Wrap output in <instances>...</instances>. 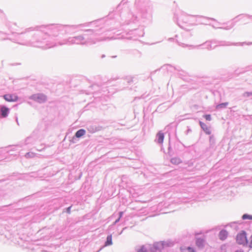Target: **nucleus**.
<instances>
[{
    "label": "nucleus",
    "instance_id": "obj_1",
    "mask_svg": "<svg viewBox=\"0 0 252 252\" xmlns=\"http://www.w3.org/2000/svg\"><path fill=\"white\" fill-rule=\"evenodd\" d=\"M236 241L239 244L245 245L247 243L246 233L243 231L239 233L236 237Z\"/></svg>",
    "mask_w": 252,
    "mask_h": 252
},
{
    "label": "nucleus",
    "instance_id": "obj_2",
    "mask_svg": "<svg viewBox=\"0 0 252 252\" xmlns=\"http://www.w3.org/2000/svg\"><path fill=\"white\" fill-rule=\"evenodd\" d=\"M32 98L39 103H42L46 100L47 97L43 94H37L32 95Z\"/></svg>",
    "mask_w": 252,
    "mask_h": 252
},
{
    "label": "nucleus",
    "instance_id": "obj_3",
    "mask_svg": "<svg viewBox=\"0 0 252 252\" xmlns=\"http://www.w3.org/2000/svg\"><path fill=\"white\" fill-rule=\"evenodd\" d=\"M153 249H155V246L153 247L151 245H142L138 248L136 251L137 252H148L149 251H152Z\"/></svg>",
    "mask_w": 252,
    "mask_h": 252
},
{
    "label": "nucleus",
    "instance_id": "obj_4",
    "mask_svg": "<svg viewBox=\"0 0 252 252\" xmlns=\"http://www.w3.org/2000/svg\"><path fill=\"white\" fill-rule=\"evenodd\" d=\"M3 98L6 101L8 102L16 101L18 99V97L16 95L12 94H5L3 95Z\"/></svg>",
    "mask_w": 252,
    "mask_h": 252
},
{
    "label": "nucleus",
    "instance_id": "obj_5",
    "mask_svg": "<svg viewBox=\"0 0 252 252\" xmlns=\"http://www.w3.org/2000/svg\"><path fill=\"white\" fill-rule=\"evenodd\" d=\"M0 111L1 112V115L2 117L5 118L8 116L9 112V109L5 106H0Z\"/></svg>",
    "mask_w": 252,
    "mask_h": 252
},
{
    "label": "nucleus",
    "instance_id": "obj_6",
    "mask_svg": "<svg viewBox=\"0 0 252 252\" xmlns=\"http://www.w3.org/2000/svg\"><path fill=\"white\" fill-rule=\"evenodd\" d=\"M199 124L201 128L203 129L206 134H210L211 133V131L210 129V127H208L207 125L202 122H200Z\"/></svg>",
    "mask_w": 252,
    "mask_h": 252
},
{
    "label": "nucleus",
    "instance_id": "obj_7",
    "mask_svg": "<svg viewBox=\"0 0 252 252\" xmlns=\"http://www.w3.org/2000/svg\"><path fill=\"white\" fill-rule=\"evenodd\" d=\"M195 244L198 247L202 248L204 246L205 239L201 238H196Z\"/></svg>",
    "mask_w": 252,
    "mask_h": 252
},
{
    "label": "nucleus",
    "instance_id": "obj_8",
    "mask_svg": "<svg viewBox=\"0 0 252 252\" xmlns=\"http://www.w3.org/2000/svg\"><path fill=\"white\" fill-rule=\"evenodd\" d=\"M228 236V232L225 230H222L220 232L219 236L221 240H224L226 239Z\"/></svg>",
    "mask_w": 252,
    "mask_h": 252
},
{
    "label": "nucleus",
    "instance_id": "obj_9",
    "mask_svg": "<svg viewBox=\"0 0 252 252\" xmlns=\"http://www.w3.org/2000/svg\"><path fill=\"white\" fill-rule=\"evenodd\" d=\"M157 137L158 142L162 144L164 140V134L160 131L157 134Z\"/></svg>",
    "mask_w": 252,
    "mask_h": 252
},
{
    "label": "nucleus",
    "instance_id": "obj_10",
    "mask_svg": "<svg viewBox=\"0 0 252 252\" xmlns=\"http://www.w3.org/2000/svg\"><path fill=\"white\" fill-rule=\"evenodd\" d=\"M181 250L182 252H195L194 249L190 247L181 248Z\"/></svg>",
    "mask_w": 252,
    "mask_h": 252
},
{
    "label": "nucleus",
    "instance_id": "obj_11",
    "mask_svg": "<svg viewBox=\"0 0 252 252\" xmlns=\"http://www.w3.org/2000/svg\"><path fill=\"white\" fill-rule=\"evenodd\" d=\"M85 134V130L83 129H81L76 132L75 136L77 138H80L81 136H83Z\"/></svg>",
    "mask_w": 252,
    "mask_h": 252
},
{
    "label": "nucleus",
    "instance_id": "obj_12",
    "mask_svg": "<svg viewBox=\"0 0 252 252\" xmlns=\"http://www.w3.org/2000/svg\"><path fill=\"white\" fill-rule=\"evenodd\" d=\"M112 244V235H109L107 237V240L105 242V246H109Z\"/></svg>",
    "mask_w": 252,
    "mask_h": 252
},
{
    "label": "nucleus",
    "instance_id": "obj_13",
    "mask_svg": "<svg viewBox=\"0 0 252 252\" xmlns=\"http://www.w3.org/2000/svg\"><path fill=\"white\" fill-rule=\"evenodd\" d=\"M171 162L174 164H179L181 162V160L179 158H174L171 159Z\"/></svg>",
    "mask_w": 252,
    "mask_h": 252
},
{
    "label": "nucleus",
    "instance_id": "obj_14",
    "mask_svg": "<svg viewBox=\"0 0 252 252\" xmlns=\"http://www.w3.org/2000/svg\"><path fill=\"white\" fill-rule=\"evenodd\" d=\"M227 105H228L227 102L222 103L217 105L216 106V108L220 109V108H224V107H226V106Z\"/></svg>",
    "mask_w": 252,
    "mask_h": 252
},
{
    "label": "nucleus",
    "instance_id": "obj_15",
    "mask_svg": "<svg viewBox=\"0 0 252 252\" xmlns=\"http://www.w3.org/2000/svg\"><path fill=\"white\" fill-rule=\"evenodd\" d=\"M242 219L243 220L249 219L252 220V216L248 214H244L242 216Z\"/></svg>",
    "mask_w": 252,
    "mask_h": 252
},
{
    "label": "nucleus",
    "instance_id": "obj_16",
    "mask_svg": "<svg viewBox=\"0 0 252 252\" xmlns=\"http://www.w3.org/2000/svg\"><path fill=\"white\" fill-rule=\"evenodd\" d=\"M204 117L205 118V119L207 121H210L211 120V115H205L204 116Z\"/></svg>",
    "mask_w": 252,
    "mask_h": 252
},
{
    "label": "nucleus",
    "instance_id": "obj_17",
    "mask_svg": "<svg viewBox=\"0 0 252 252\" xmlns=\"http://www.w3.org/2000/svg\"><path fill=\"white\" fill-rule=\"evenodd\" d=\"M249 246L251 248H252V235L251 236V241L250 242Z\"/></svg>",
    "mask_w": 252,
    "mask_h": 252
},
{
    "label": "nucleus",
    "instance_id": "obj_18",
    "mask_svg": "<svg viewBox=\"0 0 252 252\" xmlns=\"http://www.w3.org/2000/svg\"><path fill=\"white\" fill-rule=\"evenodd\" d=\"M70 207L67 208V212L68 213L70 212Z\"/></svg>",
    "mask_w": 252,
    "mask_h": 252
},
{
    "label": "nucleus",
    "instance_id": "obj_19",
    "mask_svg": "<svg viewBox=\"0 0 252 252\" xmlns=\"http://www.w3.org/2000/svg\"><path fill=\"white\" fill-rule=\"evenodd\" d=\"M122 215H123V212H120V217H121L122 216Z\"/></svg>",
    "mask_w": 252,
    "mask_h": 252
},
{
    "label": "nucleus",
    "instance_id": "obj_20",
    "mask_svg": "<svg viewBox=\"0 0 252 252\" xmlns=\"http://www.w3.org/2000/svg\"><path fill=\"white\" fill-rule=\"evenodd\" d=\"M212 139H213V137H212V136H211V137H210V142H211V140H212Z\"/></svg>",
    "mask_w": 252,
    "mask_h": 252
},
{
    "label": "nucleus",
    "instance_id": "obj_21",
    "mask_svg": "<svg viewBox=\"0 0 252 252\" xmlns=\"http://www.w3.org/2000/svg\"><path fill=\"white\" fill-rule=\"evenodd\" d=\"M235 252H243L242 251H237Z\"/></svg>",
    "mask_w": 252,
    "mask_h": 252
}]
</instances>
